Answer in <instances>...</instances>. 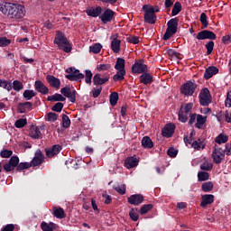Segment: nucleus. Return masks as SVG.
I'll return each mask as SVG.
<instances>
[{
	"label": "nucleus",
	"instance_id": "1",
	"mask_svg": "<svg viewBox=\"0 0 231 231\" xmlns=\"http://www.w3.org/2000/svg\"><path fill=\"white\" fill-rule=\"evenodd\" d=\"M0 12L8 19L21 21L26 15V7L21 4L0 3Z\"/></svg>",
	"mask_w": 231,
	"mask_h": 231
},
{
	"label": "nucleus",
	"instance_id": "2",
	"mask_svg": "<svg viewBox=\"0 0 231 231\" xmlns=\"http://www.w3.org/2000/svg\"><path fill=\"white\" fill-rule=\"evenodd\" d=\"M54 44H57L60 50H62L63 51H65V53H70L72 50L71 43H69L68 38H66L64 33L60 32L56 33Z\"/></svg>",
	"mask_w": 231,
	"mask_h": 231
},
{
	"label": "nucleus",
	"instance_id": "3",
	"mask_svg": "<svg viewBox=\"0 0 231 231\" xmlns=\"http://www.w3.org/2000/svg\"><path fill=\"white\" fill-rule=\"evenodd\" d=\"M143 12H144V21L148 23V24H155L156 23V12H160V9H154V7L144 5L143 6Z\"/></svg>",
	"mask_w": 231,
	"mask_h": 231
},
{
	"label": "nucleus",
	"instance_id": "4",
	"mask_svg": "<svg viewBox=\"0 0 231 231\" xmlns=\"http://www.w3.org/2000/svg\"><path fill=\"white\" fill-rule=\"evenodd\" d=\"M194 107V103H187L180 106L179 110V121L185 124L189 121V115H192V109Z\"/></svg>",
	"mask_w": 231,
	"mask_h": 231
},
{
	"label": "nucleus",
	"instance_id": "5",
	"mask_svg": "<svg viewBox=\"0 0 231 231\" xmlns=\"http://www.w3.org/2000/svg\"><path fill=\"white\" fill-rule=\"evenodd\" d=\"M179 19L178 18H171L167 25L168 28L163 35V40L164 41H169V39H171V37H172V35H174L176 33V32H178V23H179Z\"/></svg>",
	"mask_w": 231,
	"mask_h": 231
},
{
	"label": "nucleus",
	"instance_id": "6",
	"mask_svg": "<svg viewBox=\"0 0 231 231\" xmlns=\"http://www.w3.org/2000/svg\"><path fill=\"white\" fill-rule=\"evenodd\" d=\"M66 73L69 75H66L65 78L68 79V80L75 81V82H81L82 79H84V74L80 73V70L70 67L66 69Z\"/></svg>",
	"mask_w": 231,
	"mask_h": 231
},
{
	"label": "nucleus",
	"instance_id": "7",
	"mask_svg": "<svg viewBox=\"0 0 231 231\" xmlns=\"http://www.w3.org/2000/svg\"><path fill=\"white\" fill-rule=\"evenodd\" d=\"M196 91V83L188 81L180 88V93L186 97H192Z\"/></svg>",
	"mask_w": 231,
	"mask_h": 231
},
{
	"label": "nucleus",
	"instance_id": "8",
	"mask_svg": "<svg viewBox=\"0 0 231 231\" xmlns=\"http://www.w3.org/2000/svg\"><path fill=\"white\" fill-rule=\"evenodd\" d=\"M199 102L201 106H208L212 102V97L208 88H204L199 94Z\"/></svg>",
	"mask_w": 231,
	"mask_h": 231
},
{
	"label": "nucleus",
	"instance_id": "9",
	"mask_svg": "<svg viewBox=\"0 0 231 231\" xmlns=\"http://www.w3.org/2000/svg\"><path fill=\"white\" fill-rule=\"evenodd\" d=\"M60 93L65 96L66 98H69V102H72V104H75L77 101V90H71V88L65 87L60 89Z\"/></svg>",
	"mask_w": 231,
	"mask_h": 231
},
{
	"label": "nucleus",
	"instance_id": "10",
	"mask_svg": "<svg viewBox=\"0 0 231 231\" xmlns=\"http://www.w3.org/2000/svg\"><path fill=\"white\" fill-rule=\"evenodd\" d=\"M212 158L215 163H221V162L225 160V152L218 146H215V149L212 152Z\"/></svg>",
	"mask_w": 231,
	"mask_h": 231
},
{
	"label": "nucleus",
	"instance_id": "11",
	"mask_svg": "<svg viewBox=\"0 0 231 231\" xmlns=\"http://www.w3.org/2000/svg\"><path fill=\"white\" fill-rule=\"evenodd\" d=\"M197 39L198 41H205L206 39L216 41V33H214L212 31L204 30L197 34Z\"/></svg>",
	"mask_w": 231,
	"mask_h": 231
},
{
	"label": "nucleus",
	"instance_id": "12",
	"mask_svg": "<svg viewBox=\"0 0 231 231\" xmlns=\"http://www.w3.org/2000/svg\"><path fill=\"white\" fill-rule=\"evenodd\" d=\"M147 71V65L143 63V60H139L136 61L133 66H132V72L135 74H142L145 73Z\"/></svg>",
	"mask_w": 231,
	"mask_h": 231
},
{
	"label": "nucleus",
	"instance_id": "13",
	"mask_svg": "<svg viewBox=\"0 0 231 231\" xmlns=\"http://www.w3.org/2000/svg\"><path fill=\"white\" fill-rule=\"evenodd\" d=\"M16 165H19V157L12 156L9 162L4 165V170L5 172H12Z\"/></svg>",
	"mask_w": 231,
	"mask_h": 231
},
{
	"label": "nucleus",
	"instance_id": "14",
	"mask_svg": "<svg viewBox=\"0 0 231 231\" xmlns=\"http://www.w3.org/2000/svg\"><path fill=\"white\" fill-rule=\"evenodd\" d=\"M115 17V12L111 9H106L103 14L99 16V19L102 21L104 24H107V23H111L113 18Z\"/></svg>",
	"mask_w": 231,
	"mask_h": 231
},
{
	"label": "nucleus",
	"instance_id": "15",
	"mask_svg": "<svg viewBox=\"0 0 231 231\" xmlns=\"http://www.w3.org/2000/svg\"><path fill=\"white\" fill-rule=\"evenodd\" d=\"M44 162V155L42 154V152L41 150H37L35 152V155L31 162H29V165L31 167H37L41 165Z\"/></svg>",
	"mask_w": 231,
	"mask_h": 231
},
{
	"label": "nucleus",
	"instance_id": "16",
	"mask_svg": "<svg viewBox=\"0 0 231 231\" xmlns=\"http://www.w3.org/2000/svg\"><path fill=\"white\" fill-rule=\"evenodd\" d=\"M60 151H62V147L59 144H55L51 148L45 149L47 158H53V156H57Z\"/></svg>",
	"mask_w": 231,
	"mask_h": 231
},
{
	"label": "nucleus",
	"instance_id": "17",
	"mask_svg": "<svg viewBox=\"0 0 231 231\" xmlns=\"http://www.w3.org/2000/svg\"><path fill=\"white\" fill-rule=\"evenodd\" d=\"M176 129V125L174 124L170 123L164 126L162 129V136H165L166 138H171L174 134V131Z\"/></svg>",
	"mask_w": 231,
	"mask_h": 231
},
{
	"label": "nucleus",
	"instance_id": "18",
	"mask_svg": "<svg viewBox=\"0 0 231 231\" xmlns=\"http://www.w3.org/2000/svg\"><path fill=\"white\" fill-rule=\"evenodd\" d=\"M34 88L38 93H41L42 95H48L50 93V89L46 85L43 84L41 80H36L34 83Z\"/></svg>",
	"mask_w": 231,
	"mask_h": 231
},
{
	"label": "nucleus",
	"instance_id": "19",
	"mask_svg": "<svg viewBox=\"0 0 231 231\" xmlns=\"http://www.w3.org/2000/svg\"><path fill=\"white\" fill-rule=\"evenodd\" d=\"M139 162L140 161L135 156L128 157L125 161V167H126V169H134V167H138Z\"/></svg>",
	"mask_w": 231,
	"mask_h": 231
},
{
	"label": "nucleus",
	"instance_id": "20",
	"mask_svg": "<svg viewBox=\"0 0 231 231\" xmlns=\"http://www.w3.org/2000/svg\"><path fill=\"white\" fill-rule=\"evenodd\" d=\"M202 201L200 202V207L205 208L208 205H212L214 203V195L212 194H205L201 196Z\"/></svg>",
	"mask_w": 231,
	"mask_h": 231
},
{
	"label": "nucleus",
	"instance_id": "21",
	"mask_svg": "<svg viewBox=\"0 0 231 231\" xmlns=\"http://www.w3.org/2000/svg\"><path fill=\"white\" fill-rule=\"evenodd\" d=\"M46 79L50 86H51V88H55L56 89L60 88V79L55 78V76L47 75Z\"/></svg>",
	"mask_w": 231,
	"mask_h": 231
},
{
	"label": "nucleus",
	"instance_id": "22",
	"mask_svg": "<svg viewBox=\"0 0 231 231\" xmlns=\"http://www.w3.org/2000/svg\"><path fill=\"white\" fill-rule=\"evenodd\" d=\"M86 14L89 17H98L102 14V7H89L86 10Z\"/></svg>",
	"mask_w": 231,
	"mask_h": 231
},
{
	"label": "nucleus",
	"instance_id": "23",
	"mask_svg": "<svg viewBox=\"0 0 231 231\" xmlns=\"http://www.w3.org/2000/svg\"><path fill=\"white\" fill-rule=\"evenodd\" d=\"M128 203H130V205H142V203H143V196L132 195L128 198Z\"/></svg>",
	"mask_w": 231,
	"mask_h": 231
},
{
	"label": "nucleus",
	"instance_id": "24",
	"mask_svg": "<svg viewBox=\"0 0 231 231\" xmlns=\"http://www.w3.org/2000/svg\"><path fill=\"white\" fill-rule=\"evenodd\" d=\"M140 83L147 86V84H152V75L147 72H143L140 76Z\"/></svg>",
	"mask_w": 231,
	"mask_h": 231
},
{
	"label": "nucleus",
	"instance_id": "25",
	"mask_svg": "<svg viewBox=\"0 0 231 231\" xmlns=\"http://www.w3.org/2000/svg\"><path fill=\"white\" fill-rule=\"evenodd\" d=\"M218 72H219V69L217 68L209 67L206 69L204 73V79H206V80H208V79H212L214 75H217Z\"/></svg>",
	"mask_w": 231,
	"mask_h": 231
},
{
	"label": "nucleus",
	"instance_id": "26",
	"mask_svg": "<svg viewBox=\"0 0 231 231\" xmlns=\"http://www.w3.org/2000/svg\"><path fill=\"white\" fill-rule=\"evenodd\" d=\"M32 102H24L18 104V111L20 113H28V111H32Z\"/></svg>",
	"mask_w": 231,
	"mask_h": 231
},
{
	"label": "nucleus",
	"instance_id": "27",
	"mask_svg": "<svg viewBox=\"0 0 231 231\" xmlns=\"http://www.w3.org/2000/svg\"><path fill=\"white\" fill-rule=\"evenodd\" d=\"M57 228V225L53 222L47 223L45 221L41 223V229L42 231H53Z\"/></svg>",
	"mask_w": 231,
	"mask_h": 231
},
{
	"label": "nucleus",
	"instance_id": "28",
	"mask_svg": "<svg viewBox=\"0 0 231 231\" xmlns=\"http://www.w3.org/2000/svg\"><path fill=\"white\" fill-rule=\"evenodd\" d=\"M53 216L57 217V219H64L66 217V213L62 208L53 207Z\"/></svg>",
	"mask_w": 231,
	"mask_h": 231
},
{
	"label": "nucleus",
	"instance_id": "29",
	"mask_svg": "<svg viewBox=\"0 0 231 231\" xmlns=\"http://www.w3.org/2000/svg\"><path fill=\"white\" fill-rule=\"evenodd\" d=\"M141 143L143 149H152V147H154V143L149 136L143 137Z\"/></svg>",
	"mask_w": 231,
	"mask_h": 231
},
{
	"label": "nucleus",
	"instance_id": "30",
	"mask_svg": "<svg viewBox=\"0 0 231 231\" xmlns=\"http://www.w3.org/2000/svg\"><path fill=\"white\" fill-rule=\"evenodd\" d=\"M108 80V77L100 78V74H96L93 78L94 86H102V84H106Z\"/></svg>",
	"mask_w": 231,
	"mask_h": 231
},
{
	"label": "nucleus",
	"instance_id": "31",
	"mask_svg": "<svg viewBox=\"0 0 231 231\" xmlns=\"http://www.w3.org/2000/svg\"><path fill=\"white\" fill-rule=\"evenodd\" d=\"M41 129L39 128V126H32L30 129L29 135L31 136V138H33V140L41 138Z\"/></svg>",
	"mask_w": 231,
	"mask_h": 231
},
{
	"label": "nucleus",
	"instance_id": "32",
	"mask_svg": "<svg viewBox=\"0 0 231 231\" xmlns=\"http://www.w3.org/2000/svg\"><path fill=\"white\" fill-rule=\"evenodd\" d=\"M120 44H122V41L116 38H112L111 49L114 53H118L120 51Z\"/></svg>",
	"mask_w": 231,
	"mask_h": 231
},
{
	"label": "nucleus",
	"instance_id": "33",
	"mask_svg": "<svg viewBox=\"0 0 231 231\" xmlns=\"http://www.w3.org/2000/svg\"><path fill=\"white\" fill-rule=\"evenodd\" d=\"M205 124H207V116L197 115V123L195 125L197 129H201Z\"/></svg>",
	"mask_w": 231,
	"mask_h": 231
},
{
	"label": "nucleus",
	"instance_id": "34",
	"mask_svg": "<svg viewBox=\"0 0 231 231\" xmlns=\"http://www.w3.org/2000/svg\"><path fill=\"white\" fill-rule=\"evenodd\" d=\"M115 69H116L117 71H125V60L122 58H117L115 65Z\"/></svg>",
	"mask_w": 231,
	"mask_h": 231
},
{
	"label": "nucleus",
	"instance_id": "35",
	"mask_svg": "<svg viewBox=\"0 0 231 231\" xmlns=\"http://www.w3.org/2000/svg\"><path fill=\"white\" fill-rule=\"evenodd\" d=\"M47 100L50 102H64L66 101V97L60 94H54L53 96L48 97Z\"/></svg>",
	"mask_w": 231,
	"mask_h": 231
},
{
	"label": "nucleus",
	"instance_id": "36",
	"mask_svg": "<svg viewBox=\"0 0 231 231\" xmlns=\"http://www.w3.org/2000/svg\"><path fill=\"white\" fill-rule=\"evenodd\" d=\"M191 147L197 149V151H200V149H205V143H203V139H198L191 143Z\"/></svg>",
	"mask_w": 231,
	"mask_h": 231
},
{
	"label": "nucleus",
	"instance_id": "37",
	"mask_svg": "<svg viewBox=\"0 0 231 231\" xmlns=\"http://www.w3.org/2000/svg\"><path fill=\"white\" fill-rule=\"evenodd\" d=\"M23 97L25 98V100H32L33 97H37V92L32 89H26L24 90Z\"/></svg>",
	"mask_w": 231,
	"mask_h": 231
},
{
	"label": "nucleus",
	"instance_id": "38",
	"mask_svg": "<svg viewBox=\"0 0 231 231\" xmlns=\"http://www.w3.org/2000/svg\"><path fill=\"white\" fill-rule=\"evenodd\" d=\"M216 143L221 145V143H226L228 142V135L226 134H219L215 139Z\"/></svg>",
	"mask_w": 231,
	"mask_h": 231
},
{
	"label": "nucleus",
	"instance_id": "39",
	"mask_svg": "<svg viewBox=\"0 0 231 231\" xmlns=\"http://www.w3.org/2000/svg\"><path fill=\"white\" fill-rule=\"evenodd\" d=\"M201 189H202L203 192H212V190L214 189V183H212V181L204 182L201 185Z\"/></svg>",
	"mask_w": 231,
	"mask_h": 231
},
{
	"label": "nucleus",
	"instance_id": "40",
	"mask_svg": "<svg viewBox=\"0 0 231 231\" xmlns=\"http://www.w3.org/2000/svg\"><path fill=\"white\" fill-rule=\"evenodd\" d=\"M125 77V70H117V72L113 77V80L115 82H118L120 80H124Z\"/></svg>",
	"mask_w": 231,
	"mask_h": 231
},
{
	"label": "nucleus",
	"instance_id": "41",
	"mask_svg": "<svg viewBox=\"0 0 231 231\" xmlns=\"http://www.w3.org/2000/svg\"><path fill=\"white\" fill-rule=\"evenodd\" d=\"M0 88L6 89V91H10L12 89V81L0 79Z\"/></svg>",
	"mask_w": 231,
	"mask_h": 231
},
{
	"label": "nucleus",
	"instance_id": "42",
	"mask_svg": "<svg viewBox=\"0 0 231 231\" xmlns=\"http://www.w3.org/2000/svg\"><path fill=\"white\" fill-rule=\"evenodd\" d=\"M212 162H208L207 158H204V162L200 164L201 171H212Z\"/></svg>",
	"mask_w": 231,
	"mask_h": 231
},
{
	"label": "nucleus",
	"instance_id": "43",
	"mask_svg": "<svg viewBox=\"0 0 231 231\" xmlns=\"http://www.w3.org/2000/svg\"><path fill=\"white\" fill-rule=\"evenodd\" d=\"M154 206L152 204H145L143 205L140 208V214L141 216H145L147 212L151 211L152 208H153Z\"/></svg>",
	"mask_w": 231,
	"mask_h": 231
},
{
	"label": "nucleus",
	"instance_id": "44",
	"mask_svg": "<svg viewBox=\"0 0 231 231\" xmlns=\"http://www.w3.org/2000/svg\"><path fill=\"white\" fill-rule=\"evenodd\" d=\"M114 190H116V192H117L118 194H120L121 196H124V194H125V184H118L116 186L113 187Z\"/></svg>",
	"mask_w": 231,
	"mask_h": 231
},
{
	"label": "nucleus",
	"instance_id": "45",
	"mask_svg": "<svg viewBox=\"0 0 231 231\" xmlns=\"http://www.w3.org/2000/svg\"><path fill=\"white\" fill-rule=\"evenodd\" d=\"M24 86L23 85V83L19 80H14L13 81V86H12V89H14V91H22V89H23Z\"/></svg>",
	"mask_w": 231,
	"mask_h": 231
},
{
	"label": "nucleus",
	"instance_id": "46",
	"mask_svg": "<svg viewBox=\"0 0 231 231\" xmlns=\"http://www.w3.org/2000/svg\"><path fill=\"white\" fill-rule=\"evenodd\" d=\"M209 178H210V175L208 174V172L199 171L198 173L199 181H207V180H208Z\"/></svg>",
	"mask_w": 231,
	"mask_h": 231
},
{
	"label": "nucleus",
	"instance_id": "47",
	"mask_svg": "<svg viewBox=\"0 0 231 231\" xmlns=\"http://www.w3.org/2000/svg\"><path fill=\"white\" fill-rule=\"evenodd\" d=\"M180 12H181V4L180 2H176L171 11L172 17H174L175 15H178Z\"/></svg>",
	"mask_w": 231,
	"mask_h": 231
},
{
	"label": "nucleus",
	"instance_id": "48",
	"mask_svg": "<svg viewBox=\"0 0 231 231\" xmlns=\"http://www.w3.org/2000/svg\"><path fill=\"white\" fill-rule=\"evenodd\" d=\"M28 124V121L24 118H20L18 120H16V122L14 123V125L17 129H23V127H24V125H26Z\"/></svg>",
	"mask_w": 231,
	"mask_h": 231
},
{
	"label": "nucleus",
	"instance_id": "49",
	"mask_svg": "<svg viewBox=\"0 0 231 231\" xmlns=\"http://www.w3.org/2000/svg\"><path fill=\"white\" fill-rule=\"evenodd\" d=\"M12 44V40L6 37H0V48H6V46H10Z\"/></svg>",
	"mask_w": 231,
	"mask_h": 231
},
{
	"label": "nucleus",
	"instance_id": "50",
	"mask_svg": "<svg viewBox=\"0 0 231 231\" xmlns=\"http://www.w3.org/2000/svg\"><path fill=\"white\" fill-rule=\"evenodd\" d=\"M30 167H32V164H30V162H18V164L16 165V171H24V169H30Z\"/></svg>",
	"mask_w": 231,
	"mask_h": 231
},
{
	"label": "nucleus",
	"instance_id": "51",
	"mask_svg": "<svg viewBox=\"0 0 231 231\" xmlns=\"http://www.w3.org/2000/svg\"><path fill=\"white\" fill-rule=\"evenodd\" d=\"M102 50V44L100 43H96L94 45H91L89 47V51H91V53H98L99 51H101Z\"/></svg>",
	"mask_w": 231,
	"mask_h": 231
},
{
	"label": "nucleus",
	"instance_id": "52",
	"mask_svg": "<svg viewBox=\"0 0 231 231\" xmlns=\"http://www.w3.org/2000/svg\"><path fill=\"white\" fill-rule=\"evenodd\" d=\"M129 217L132 221H138L140 216L138 215V209L132 208L129 212Z\"/></svg>",
	"mask_w": 231,
	"mask_h": 231
},
{
	"label": "nucleus",
	"instance_id": "53",
	"mask_svg": "<svg viewBox=\"0 0 231 231\" xmlns=\"http://www.w3.org/2000/svg\"><path fill=\"white\" fill-rule=\"evenodd\" d=\"M69 125H71V120H69V117L66 115L62 116V126L65 129H68V127H69Z\"/></svg>",
	"mask_w": 231,
	"mask_h": 231
},
{
	"label": "nucleus",
	"instance_id": "54",
	"mask_svg": "<svg viewBox=\"0 0 231 231\" xmlns=\"http://www.w3.org/2000/svg\"><path fill=\"white\" fill-rule=\"evenodd\" d=\"M117 102H118V93L113 92L110 95V104L112 106H115L116 104H117Z\"/></svg>",
	"mask_w": 231,
	"mask_h": 231
},
{
	"label": "nucleus",
	"instance_id": "55",
	"mask_svg": "<svg viewBox=\"0 0 231 231\" xmlns=\"http://www.w3.org/2000/svg\"><path fill=\"white\" fill-rule=\"evenodd\" d=\"M207 55H210L214 51V42L210 41L206 44Z\"/></svg>",
	"mask_w": 231,
	"mask_h": 231
},
{
	"label": "nucleus",
	"instance_id": "56",
	"mask_svg": "<svg viewBox=\"0 0 231 231\" xmlns=\"http://www.w3.org/2000/svg\"><path fill=\"white\" fill-rule=\"evenodd\" d=\"M85 73H86V78H85L86 84L91 85V79H93V73L91 72V70H86Z\"/></svg>",
	"mask_w": 231,
	"mask_h": 231
},
{
	"label": "nucleus",
	"instance_id": "57",
	"mask_svg": "<svg viewBox=\"0 0 231 231\" xmlns=\"http://www.w3.org/2000/svg\"><path fill=\"white\" fill-rule=\"evenodd\" d=\"M200 23L203 28H207V26H208V22L207 21V14L205 13H202L200 14Z\"/></svg>",
	"mask_w": 231,
	"mask_h": 231
},
{
	"label": "nucleus",
	"instance_id": "58",
	"mask_svg": "<svg viewBox=\"0 0 231 231\" xmlns=\"http://www.w3.org/2000/svg\"><path fill=\"white\" fill-rule=\"evenodd\" d=\"M63 107H64V104L59 102V103H56L52 106V111H55L56 113H60V111H62Z\"/></svg>",
	"mask_w": 231,
	"mask_h": 231
},
{
	"label": "nucleus",
	"instance_id": "59",
	"mask_svg": "<svg viewBox=\"0 0 231 231\" xmlns=\"http://www.w3.org/2000/svg\"><path fill=\"white\" fill-rule=\"evenodd\" d=\"M12 154H14V152H12V150H3L0 152L1 158H10V156H12Z\"/></svg>",
	"mask_w": 231,
	"mask_h": 231
},
{
	"label": "nucleus",
	"instance_id": "60",
	"mask_svg": "<svg viewBox=\"0 0 231 231\" xmlns=\"http://www.w3.org/2000/svg\"><path fill=\"white\" fill-rule=\"evenodd\" d=\"M127 42H130V44H138L140 38L138 36H130L127 38Z\"/></svg>",
	"mask_w": 231,
	"mask_h": 231
},
{
	"label": "nucleus",
	"instance_id": "61",
	"mask_svg": "<svg viewBox=\"0 0 231 231\" xmlns=\"http://www.w3.org/2000/svg\"><path fill=\"white\" fill-rule=\"evenodd\" d=\"M167 153H168V156H170L171 158H176V156H178V150L174 148H170Z\"/></svg>",
	"mask_w": 231,
	"mask_h": 231
},
{
	"label": "nucleus",
	"instance_id": "62",
	"mask_svg": "<svg viewBox=\"0 0 231 231\" xmlns=\"http://www.w3.org/2000/svg\"><path fill=\"white\" fill-rule=\"evenodd\" d=\"M226 107H231V90L227 92L226 98L225 100Z\"/></svg>",
	"mask_w": 231,
	"mask_h": 231
},
{
	"label": "nucleus",
	"instance_id": "63",
	"mask_svg": "<svg viewBox=\"0 0 231 231\" xmlns=\"http://www.w3.org/2000/svg\"><path fill=\"white\" fill-rule=\"evenodd\" d=\"M223 44H230L231 42V34L226 35L222 38Z\"/></svg>",
	"mask_w": 231,
	"mask_h": 231
},
{
	"label": "nucleus",
	"instance_id": "64",
	"mask_svg": "<svg viewBox=\"0 0 231 231\" xmlns=\"http://www.w3.org/2000/svg\"><path fill=\"white\" fill-rule=\"evenodd\" d=\"M14 228L15 226H14V224H8L4 228H2L1 231H14Z\"/></svg>",
	"mask_w": 231,
	"mask_h": 231
}]
</instances>
